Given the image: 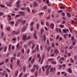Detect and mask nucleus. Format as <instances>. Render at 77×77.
I'll use <instances>...</instances> for the list:
<instances>
[{"label": "nucleus", "instance_id": "obj_14", "mask_svg": "<svg viewBox=\"0 0 77 77\" xmlns=\"http://www.w3.org/2000/svg\"><path fill=\"white\" fill-rule=\"evenodd\" d=\"M46 74L47 75H48V74H49V70L47 69L46 71Z\"/></svg>", "mask_w": 77, "mask_h": 77}, {"label": "nucleus", "instance_id": "obj_13", "mask_svg": "<svg viewBox=\"0 0 77 77\" xmlns=\"http://www.w3.org/2000/svg\"><path fill=\"white\" fill-rule=\"evenodd\" d=\"M18 71L17 70L15 72V76H17L18 75Z\"/></svg>", "mask_w": 77, "mask_h": 77}, {"label": "nucleus", "instance_id": "obj_57", "mask_svg": "<svg viewBox=\"0 0 77 77\" xmlns=\"http://www.w3.org/2000/svg\"><path fill=\"white\" fill-rule=\"evenodd\" d=\"M23 71L24 72L26 71V67H23Z\"/></svg>", "mask_w": 77, "mask_h": 77}, {"label": "nucleus", "instance_id": "obj_11", "mask_svg": "<svg viewBox=\"0 0 77 77\" xmlns=\"http://www.w3.org/2000/svg\"><path fill=\"white\" fill-rule=\"evenodd\" d=\"M66 15H67L68 17H69V18L71 17V14H70V13H69L67 12L66 13Z\"/></svg>", "mask_w": 77, "mask_h": 77}, {"label": "nucleus", "instance_id": "obj_5", "mask_svg": "<svg viewBox=\"0 0 77 77\" xmlns=\"http://www.w3.org/2000/svg\"><path fill=\"white\" fill-rule=\"evenodd\" d=\"M23 39L24 41H26L27 39V37L26 35H23Z\"/></svg>", "mask_w": 77, "mask_h": 77}, {"label": "nucleus", "instance_id": "obj_55", "mask_svg": "<svg viewBox=\"0 0 77 77\" xmlns=\"http://www.w3.org/2000/svg\"><path fill=\"white\" fill-rule=\"evenodd\" d=\"M43 14L42 13H39V15H40V16H42V15H43Z\"/></svg>", "mask_w": 77, "mask_h": 77}, {"label": "nucleus", "instance_id": "obj_36", "mask_svg": "<svg viewBox=\"0 0 77 77\" xmlns=\"http://www.w3.org/2000/svg\"><path fill=\"white\" fill-rule=\"evenodd\" d=\"M51 65L49 66L48 67V68H47V69H48V70H49V69H50V68H51Z\"/></svg>", "mask_w": 77, "mask_h": 77}, {"label": "nucleus", "instance_id": "obj_10", "mask_svg": "<svg viewBox=\"0 0 77 77\" xmlns=\"http://www.w3.org/2000/svg\"><path fill=\"white\" fill-rule=\"evenodd\" d=\"M62 60H65V58L63 57H61L60 58L59 60V61H62Z\"/></svg>", "mask_w": 77, "mask_h": 77}, {"label": "nucleus", "instance_id": "obj_12", "mask_svg": "<svg viewBox=\"0 0 77 77\" xmlns=\"http://www.w3.org/2000/svg\"><path fill=\"white\" fill-rule=\"evenodd\" d=\"M14 23L15 22L14 21L9 22L10 24H12V25H14Z\"/></svg>", "mask_w": 77, "mask_h": 77}, {"label": "nucleus", "instance_id": "obj_4", "mask_svg": "<svg viewBox=\"0 0 77 77\" xmlns=\"http://www.w3.org/2000/svg\"><path fill=\"white\" fill-rule=\"evenodd\" d=\"M55 70H56V67L52 68L51 69L50 72H54L55 71Z\"/></svg>", "mask_w": 77, "mask_h": 77}, {"label": "nucleus", "instance_id": "obj_3", "mask_svg": "<svg viewBox=\"0 0 77 77\" xmlns=\"http://www.w3.org/2000/svg\"><path fill=\"white\" fill-rule=\"evenodd\" d=\"M19 13L20 14V16H24L25 14L23 12L19 11Z\"/></svg>", "mask_w": 77, "mask_h": 77}, {"label": "nucleus", "instance_id": "obj_49", "mask_svg": "<svg viewBox=\"0 0 77 77\" xmlns=\"http://www.w3.org/2000/svg\"><path fill=\"white\" fill-rule=\"evenodd\" d=\"M20 17V15L18 14V15H16L15 16V18H17V17Z\"/></svg>", "mask_w": 77, "mask_h": 77}, {"label": "nucleus", "instance_id": "obj_9", "mask_svg": "<svg viewBox=\"0 0 77 77\" xmlns=\"http://www.w3.org/2000/svg\"><path fill=\"white\" fill-rule=\"evenodd\" d=\"M26 29V27L25 26H24L22 29L21 31L22 32H24Z\"/></svg>", "mask_w": 77, "mask_h": 77}, {"label": "nucleus", "instance_id": "obj_38", "mask_svg": "<svg viewBox=\"0 0 77 77\" xmlns=\"http://www.w3.org/2000/svg\"><path fill=\"white\" fill-rule=\"evenodd\" d=\"M11 48L13 50H15V46L14 45L12 46Z\"/></svg>", "mask_w": 77, "mask_h": 77}, {"label": "nucleus", "instance_id": "obj_17", "mask_svg": "<svg viewBox=\"0 0 77 77\" xmlns=\"http://www.w3.org/2000/svg\"><path fill=\"white\" fill-rule=\"evenodd\" d=\"M36 48L35 49V50H33L32 51V52L33 53V54L34 53H36Z\"/></svg>", "mask_w": 77, "mask_h": 77}, {"label": "nucleus", "instance_id": "obj_35", "mask_svg": "<svg viewBox=\"0 0 77 77\" xmlns=\"http://www.w3.org/2000/svg\"><path fill=\"white\" fill-rule=\"evenodd\" d=\"M60 26L61 28H63L64 27V26H63V25L60 24Z\"/></svg>", "mask_w": 77, "mask_h": 77}, {"label": "nucleus", "instance_id": "obj_1", "mask_svg": "<svg viewBox=\"0 0 77 77\" xmlns=\"http://www.w3.org/2000/svg\"><path fill=\"white\" fill-rule=\"evenodd\" d=\"M20 30H18L17 31H13L12 32V34L13 35H18V34L20 33Z\"/></svg>", "mask_w": 77, "mask_h": 77}, {"label": "nucleus", "instance_id": "obj_19", "mask_svg": "<svg viewBox=\"0 0 77 77\" xmlns=\"http://www.w3.org/2000/svg\"><path fill=\"white\" fill-rule=\"evenodd\" d=\"M14 60H15V58H14V57H12L11 58V62H13V60H14Z\"/></svg>", "mask_w": 77, "mask_h": 77}, {"label": "nucleus", "instance_id": "obj_25", "mask_svg": "<svg viewBox=\"0 0 77 77\" xmlns=\"http://www.w3.org/2000/svg\"><path fill=\"white\" fill-rule=\"evenodd\" d=\"M5 4H7V5L8 6H11V5L9 4H8V2H6Z\"/></svg>", "mask_w": 77, "mask_h": 77}, {"label": "nucleus", "instance_id": "obj_32", "mask_svg": "<svg viewBox=\"0 0 77 77\" xmlns=\"http://www.w3.org/2000/svg\"><path fill=\"white\" fill-rule=\"evenodd\" d=\"M0 7H1V8H5V6L2 5H0Z\"/></svg>", "mask_w": 77, "mask_h": 77}, {"label": "nucleus", "instance_id": "obj_56", "mask_svg": "<svg viewBox=\"0 0 77 77\" xmlns=\"http://www.w3.org/2000/svg\"><path fill=\"white\" fill-rule=\"evenodd\" d=\"M52 64H53L54 65H55V64H56V62H54V61H52Z\"/></svg>", "mask_w": 77, "mask_h": 77}, {"label": "nucleus", "instance_id": "obj_62", "mask_svg": "<svg viewBox=\"0 0 77 77\" xmlns=\"http://www.w3.org/2000/svg\"><path fill=\"white\" fill-rule=\"evenodd\" d=\"M29 52H30V49H28L27 50V53H29Z\"/></svg>", "mask_w": 77, "mask_h": 77}, {"label": "nucleus", "instance_id": "obj_63", "mask_svg": "<svg viewBox=\"0 0 77 77\" xmlns=\"http://www.w3.org/2000/svg\"><path fill=\"white\" fill-rule=\"evenodd\" d=\"M8 61H9V59L7 58L5 60V62H8Z\"/></svg>", "mask_w": 77, "mask_h": 77}, {"label": "nucleus", "instance_id": "obj_29", "mask_svg": "<svg viewBox=\"0 0 77 77\" xmlns=\"http://www.w3.org/2000/svg\"><path fill=\"white\" fill-rule=\"evenodd\" d=\"M31 44H32V42H29L28 43V45H31Z\"/></svg>", "mask_w": 77, "mask_h": 77}, {"label": "nucleus", "instance_id": "obj_59", "mask_svg": "<svg viewBox=\"0 0 77 77\" xmlns=\"http://www.w3.org/2000/svg\"><path fill=\"white\" fill-rule=\"evenodd\" d=\"M18 22H16V23L15 24V26H18Z\"/></svg>", "mask_w": 77, "mask_h": 77}, {"label": "nucleus", "instance_id": "obj_39", "mask_svg": "<svg viewBox=\"0 0 77 77\" xmlns=\"http://www.w3.org/2000/svg\"><path fill=\"white\" fill-rule=\"evenodd\" d=\"M46 40V37L45 36V35H44V41H45Z\"/></svg>", "mask_w": 77, "mask_h": 77}, {"label": "nucleus", "instance_id": "obj_60", "mask_svg": "<svg viewBox=\"0 0 77 77\" xmlns=\"http://www.w3.org/2000/svg\"><path fill=\"white\" fill-rule=\"evenodd\" d=\"M31 28L30 29V30L31 31H33V26H31Z\"/></svg>", "mask_w": 77, "mask_h": 77}, {"label": "nucleus", "instance_id": "obj_28", "mask_svg": "<svg viewBox=\"0 0 77 77\" xmlns=\"http://www.w3.org/2000/svg\"><path fill=\"white\" fill-rule=\"evenodd\" d=\"M20 62V61L19 60H18L17 62V65H19Z\"/></svg>", "mask_w": 77, "mask_h": 77}, {"label": "nucleus", "instance_id": "obj_23", "mask_svg": "<svg viewBox=\"0 0 77 77\" xmlns=\"http://www.w3.org/2000/svg\"><path fill=\"white\" fill-rule=\"evenodd\" d=\"M26 10L28 12H30V9H29V7H27Z\"/></svg>", "mask_w": 77, "mask_h": 77}, {"label": "nucleus", "instance_id": "obj_24", "mask_svg": "<svg viewBox=\"0 0 77 77\" xmlns=\"http://www.w3.org/2000/svg\"><path fill=\"white\" fill-rule=\"evenodd\" d=\"M43 32H44V30L42 29L40 31V33H41V35H42L43 34Z\"/></svg>", "mask_w": 77, "mask_h": 77}, {"label": "nucleus", "instance_id": "obj_21", "mask_svg": "<svg viewBox=\"0 0 77 77\" xmlns=\"http://www.w3.org/2000/svg\"><path fill=\"white\" fill-rule=\"evenodd\" d=\"M7 17L8 18H9V20H12V18H11V16L10 15H8Z\"/></svg>", "mask_w": 77, "mask_h": 77}, {"label": "nucleus", "instance_id": "obj_16", "mask_svg": "<svg viewBox=\"0 0 77 77\" xmlns=\"http://www.w3.org/2000/svg\"><path fill=\"white\" fill-rule=\"evenodd\" d=\"M68 72H69V73H72V70H71V69L70 68H69L68 69Z\"/></svg>", "mask_w": 77, "mask_h": 77}, {"label": "nucleus", "instance_id": "obj_44", "mask_svg": "<svg viewBox=\"0 0 77 77\" xmlns=\"http://www.w3.org/2000/svg\"><path fill=\"white\" fill-rule=\"evenodd\" d=\"M24 49H21V51H22V53L23 54L24 53Z\"/></svg>", "mask_w": 77, "mask_h": 77}, {"label": "nucleus", "instance_id": "obj_50", "mask_svg": "<svg viewBox=\"0 0 77 77\" xmlns=\"http://www.w3.org/2000/svg\"><path fill=\"white\" fill-rule=\"evenodd\" d=\"M74 39V37L72 36L71 38L72 41H73Z\"/></svg>", "mask_w": 77, "mask_h": 77}, {"label": "nucleus", "instance_id": "obj_48", "mask_svg": "<svg viewBox=\"0 0 77 77\" xmlns=\"http://www.w3.org/2000/svg\"><path fill=\"white\" fill-rule=\"evenodd\" d=\"M26 20H24L23 21V20L22 23L23 24H25V23H26Z\"/></svg>", "mask_w": 77, "mask_h": 77}, {"label": "nucleus", "instance_id": "obj_26", "mask_svg": "<svg viewBox=\"0 0 77 77\" xmlns=\"http://www.w3.org/2000/svg\"><path fill=\"white\" fill-rule=\"evenodd\" d=\"M20 0H18V1L17 2H16V4H17V5H19V4H20Z\"/></svg>", "mask_w": 77, "mask_h": 77}, {"label": "nucleus", "instance_id": "obj_61", "mask_svg": "<svg viewBox=\"0 0 77 77\" xmlns=\"http://www.w3.org/2000/svg\"><path fill=\"white\" fill-rule=\"evenodd\" d=\"M46 24L47 26H49V24H48V22H46Z\"/></svg>", "mask_w": 77, "mask_h": 77}, {"label": "nucleus", "instance_id": "obj_22", "mask_svg": "<svg viewBox=\"0 0 77 77\" xmlns=\"http://www.w3.org/2000/svg\"><path fill=\"white\" fill-rule=\"evenodd\" d=\"M36 48L37 49V51H39V45H37V46L36 47Z\"/></svg>", "mask_w": 77, "mask_h": 77}, {"label": "nucleus", "instance_id": "obj_41", "mask_svg": "<svg viewBox=\"0 0 77 77\" xmlns=\"http://www.w3.org/2000/svg\"><path fill=\"white\" fill-rule=\"evenodd\" d=\"M6 30L8 31H10V30H11V29L10 27H7L6 28Z\"/></svg>", "mask_w": 77, "mask_h": 77}, {"label": "nucleus", "instance_id": "obj_34", "mask_svg": "<svg viewBox=\"0 0 77 77\" xmlns=\"http://www.w3.org/2000/svg\"><path fill=\"white\" fill-rule=\"evenodd\" d=\"M37 30L39 29V24L38 23H37Z\"/></svg>", "mask_w": 77, "mask_h": 77}, {"label": "nucleus", "instance_id": "obj_52", "mask_svg": "<svg viewBox=\"0 0 77 77\" xmlns=\"http://www.w3.org/2000/svg\"><path fill=\"white\" fill-rule=\"evenodd\" d=\"M34 62H35V60L34 59H32L31 61L32 63H34Z\"/></svg>", "mask_w": 77, "mask_h": 77}, {"label": "nucleus", "instance_id": "obj_20", "mask_svg": "<svg viewBox=\"0 0 77 77\" xmlns=\"http://www.w3.org/2000/svg\"><path fill=\"white\" fill-rule=\"evenodd\" d=\"M32 49H33L35 47V44L33 43H32Z\"/></svg>", "mask_w": 77, "mask_h": 77}, {"label": "nucleus", "instance_id": "obj_6", "mask_svg": "<svg viewBox=\"0 0 77 77\" xmlns=\"http://www.w3.org/2000/svg\"><path fill=\"white\" fill-rule=\"evenodd\" d=\"M33 6L34 7H37V6H38V5L37 3L35 2L34 3Z\"/></svg>", "mask_w": 77, "mask_h": 77}, {"label": "nucleus", "instance_id": "obj_30", "mask_svg": "<svg viewBox=\"0 0 77 77\" xmlns=\"http://www.w3.org/2000/svg\"><path fill=\"white\" fill-rule=\"evenodd\" d=\"M35 69L34 67H33V68L32 69V70L31 71V72H34L35 71Z\"/></svg>", "mask_w": 77, "mask_h": 77}, {"label": "nucleus", "instance_id": "obj_54", "mask_svg": "<svg viewBox=\"0 0 77 77\" xmlns=\"http://www.w3.org/2000/svg\"><path fill=\"white\" fill-rule=\"evenodd\" d=\"M4 63V62L3 61L0 63V65H2Z\"/></svg>", "mask_w": 77, "mask_h": 77}, {"label": "nucleus", "instance_id": "obj_27", "mask_svg": "<svg viewBox=\"0 0 77 77\" xmlns=\"http://www.w3.org/2000/svg\"><path fill=\"white\" fill-rule=\"evenodd\" d=\"M43 9H45V10H46V9H47V7L46 5H45L43 7Z\"/></svg>", "mask_w": 77, "mask_h": 77}, {"label": "nucleus", "instance_id": "obj_58", "mask_svg": "<svg viewBox=\"0 0 77 77\" xmlns=\"http://www.w3.org/2000/svg\"><path fill=\"white\" fill-rule=\"evenodd\" d=\"M50 48L48 47V49H47V51H48V52H49V51H50Z\"/></svg>", "mask_w": 77, "mask_h": 77}, {"label": "nucleus", "instance_id": "obj_7", "mask_svg": "<svg viewBox=\"0 0 77 77\" xmlns=\"http://www.w3.org/2000/svg\"><path fill=\"white\" fill-rule=\"evenodd\" d=\"M34 37L35 39H37V36L36 35V34L35 33H34L33 34Z\"/></svg>", "mask_w": 77, "mask_h": 77}, {"label": "nucleus", "instance_id": "obj_51", "mask_svg": "<svg viewBox=\"0 0 77 77\" xmlns=\"http://www.w3.org/2000/svg\"><path fill=\"white\" fill-rule=\"evenodd\" d=\"M63 31L64 33H66L67 32L66 31V30L65 29H63Z\"/></svg>", "mask_w": 77, "mask_h": 77}, {"label": "nucleus", "instance_id": "obj_53", "mask_svg": "<svg viewBox=\"0 0 77 77\" xmlns=\"http://www.w3.org/2000/svg\"><path fill=\"white\" fill-rule=\"evenodd\" d=\"M61 15L63 16H65V14L63 12H62L61 13Z\"/></svg>", "mask_w": 77, "mask_h": 77}, {"label": "nucleus", "instance_id": "obj_37", "mask_svg": "<svg viewBox=\"0 0 77 77\" xmlns=\"http://www.w3.org/2000/svg\"><path fill=\"white\" fill-rule=\"evenodd\" d=\"M74 58L75 59V60H77V56L76 55H75L74 56Z\"/></svg>", "mask_w": 77, "mask_h": 77}, {"label": "nucleus", "instance_id": "obj_42", "mask_svg": "<svg viewBox=\"0 0 77 77\" xmlns=\"http://www.w3.org/2000/svg\"><path fill=\"white\" fill-rule=\"evenodd\" d=\"M16 7L17 8H20V5L19 4L17 5H16Z\"/></svg>", "mask_w": 77, "mask_h": 77}, {"label": "nucleus", "instance_id": "obj_64", "mask_svg": "<svg viewBox=\"0 0 77 77\" xmlns=\"http://www.w3.org/2000/svg\"><path fill=\"white\" fill-rule=\"evenodd\" d=\"M2 15H3V12L0 13V16H2Z\"/></svg>", "mask_w": 77, "mask_h": 77}, {"label": "nucleus", "instance_id": "obj_46", "mask_svg": "<svg viewBox=\"0 0 77 77\" xmlns=\"http://www.w3.org/2000/svg\"><path fill=\"white\" fill-rule=\"evenodd\" d=\"M70 60L72 62V63H74V60L72 58H70Z\"/></svg>", "mask_w": 77, "mask_h": 77}, {"label": "nucleus", "instance_id": "obj_33", "mask_svg": "<svg viewBox=\"0 0 77 77\" xmlns=\"http://www.w3.org/2000/svg\"><path fill=\"white\" fill-rule=\"evenodd\" d=\"M51 45L52 47H55V45H54V42L52 43V44Z\"/></svg>", "mask_w": 77, "mask_h": 77}, {"label": "nucleus", "instance_id": "obj_45", "mask_svg": "<svg viewBox=\"0 0 77 77\" xmlns=\"http://www.w3.org/2000/svg\"><path fill=\"white\" fill-rule=\"evenodd\" d=\"M60 8L61 9H65V7H64L63 6H61L60 7Z\"/></svg>", "mask_w": 77, "mask_h": 77}, {"label": "nucleus", "instance_id": "obj_8", "mask_svg": "<svg viewBox=\"0 0 77 77\" xmlns=\"http://www.w3.org/2000/svg\"><path fill=\"white\" fill-rule=\"evenodd\" d=\"M54 53H59V51H58V50L57 49V48H56L54 49Z\"/></svg>", "mask_w": 77, "mask_h": 77}, {"label": "nucleus", "instance_id": "obj_31", "mask_svg": "<svg viewBox=\"0 0 77 77\" xmlns=\"http://www.w3.org/2000/svg\"><path fill=\"white\" fill-rule=\"evenodd\" d=\"M69 29L71 33H72V29L71 28L69 27Z\"/></svg>", "mask_w": 77, "mask_h": 77}, {"label": "nucleus", "instance_id": "obj_15", "mask_svg": "<svg viewBox=\"0 0 77 77\" xmlns=\"http://www.w3.org/2000/svg\"><path fill=\"white\" fill-rule=\"evenodd\" d=\"M45 54H43L42 55V59L43 60H44V59H45Z\"/></svg>", "mask_w": 77, "mask_h": 77}, {"label": "nucleus", "instance_id": "obj_47", "mask_svg": "<svg viewBox=\"0 0 77 77\" xmlns=\"http://www.w3.org/2000/svg\"><path fill=\"white\" fill-rule=\"evenodd\" d=\"M6 70L8 72H11V71L9 69L7 68H6Z\"/></svg>", "mask_w": 77, "mask_h": 77}, {"label": "nucleus", "instance_id": "obj_18", "mask_svg": "<svg viewBox=\"0 0 77 77\" xmlns=\"http://www.w3.org/2000/svg\"><path fill=\"white\" fill-rule=\"evenodd\" d=\"M7 50V47L5 46L4 49V52H6V51Z\"/></svg>", "mask_w": 77, "mask_h": 77}, {"label": "nucleus", "instance_id": "obj_2", "mask_svg": "<svg viewBox=\"0 0 77 77\" xmlns=\"http://www.w3.org/2000/svg\"><path fill=\"white\" fill-rule=\"evenodd\" d=\"M37 58H39V62H41V57L40 56V54H38L37 55Z\"/></svg>", "mask_w": 77, "mask_h": 77}, {"label": "nucleus", "instance_id": "obj_43", "mask_svg": "<svg viewBox=\"0 0 77 77\" xmlns=\"http://www.w3.org/2000/svg\"><path fill=\"white\" fill-rule=\"evenodd\" d=\"M34 24V22H32L30 24V26H32Z\"/></svg>", "mask_w": 77, "mask_h": 77}, {"label": "nucleus", "instance_id": "obj_40", "mask_svg": "<svg viewBox=\"0 0 77 77\" xmlns=\"http://www.w3.org/2000/svg\"><path fill=\"white\" fill-rule=\"evenodd\" d=\"M63 48H62V49L61 51L62 53H63V52H64V51H65V50H64V49H63Z\"/></svg>", "mask_w": 77, "mask_h": 77}]
</instances>
